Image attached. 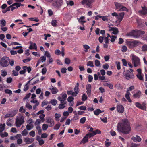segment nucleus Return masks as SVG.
I'll return each mask as SVG.
<instances>
[{
	"label": "nucleus",
	"instance_id": "obj_1",
	"mask_svg": "<svg viewBox=\"0 0 147 147\" xmlns=\"http://www.w3.org/2000/svg\"><path fill=\"white\" fill-rule=\"evenodd\" d=\"M117 129L119 132L124 134H128L131 130L129 123L127 119H122L121 122L118 123Z\"/></svg>",
	"mask_w": 147,
	"mask_h": 147
},
{
	"label": "nucleus",
	"instance_id": "obj_2",
	"mask_svg": "<svg viewBox=\"0 0 147 147\" xmlns=\"http://www.w3.org/2000/svg\"><path fill=\"white\" fill-rule=\"evenodd\" d=\"M9 58L6 56H4L1 59L0 65L2 67H6L9 65Z\"/></svg>",
	"mask_w": 147,
	"mask_h": 147
},
{
	"label": "nucleus",
	"instance_id": "obj_3",
	"mask_svg": "<svg viewBox=\"0 0 147 147\" xmlns=\"http://www.w3.org/2000/svg\"><path fill=\"white\" fill-rule=\"evenodd\" d=\"M127 45L130 48H133L139 45L140 42L138 41L134 40L130 41L128 40H126Z\"/></svg>",
	"mask_w": 147,
	"mask_h": 147
},
{
	"label": "nucleus",
	"instance_id": "obj_4",
	"mask_svg": "<svg viewBox=\"0 0 147 147\" xmlns=\"http://www.w3.org/2000/svg\"><path fill=\"white\" fill-rule=\"evenodd\" d=\"M52 5L54 7L59 8L63 4V0H54L53 1Z\"/></svg>",
	"mask_w": 147,
	"mask_h": 147
},
{
	"label": "nucleus",
	"instance_id": "obj_5",
	"mask_svg": "<svg viewBox=\"0 0 147 147\" xmlns=\"http://www.w3.org/2000/svg\"><path fill=\"white\" fill-rule=\"evenodd\" d=\"M132 63L134 64V66L136 67L140 65V59L136 56H132Z\"/></svg>",
	"mask_w": 147,
	"mask_h": 147
},
{
	"label": "nucleus",
	"instance_id": "obj_6",
	"mask_svg": "<svg viewBox=\"0 0 147 147\" xmlns=\"http://www.w3.org/2000/svg\"><path fill=\"white\" fill-rule=\"evenodd\" d=\"M24 117L22 116L20 118H16V119L15 123L17 127H20L21 125L24 122Z\"/></svg>",
	"mask_w": 147,
	"mask_h": 147
},
{
	"label": "nucleus",
	"instance_id": "obj_7",
	"mask_svg": "<svg viewBox=\"0 0 147 147\" xmlns=\"http://www.w3.org/2000/svg\"><path fill=\"white\" fill-rule=\"evenodd\" d=\"M93 1V0H83L82 4L87 8H91V3Z\"/></svg>",
	"mask_w": 147,
	"mask_h": 147
},
{
	"label": "nucleus",
	"instance_id": "obj_8",
	"mask_svg": "<svg viewBox=\"0 0 147 147\" xmlns=\"http://www.w3.org/2000/svg\"><path fill=\"white\" fill-rule=\"evenodd\" d=\"M115 6L116 9H118V11H127L128 10L127 8L122 5L120 3L117 2L115 3Z\"/></svg>",
	"mask_w": 147,
	"mask_h": 147
},
{
	"label": "nucleus",
	"instance_id": "obj_9",
	"mask_svg": "<svg viewBox=\"0 0 147 147\" xmlns=\"http://www.w3.org/2000/svg\"><path fill=\"white\" fill-rule=\"evenodd\" d=\"M138 33L139 31L137 30H133L129 33L127 34V36H133L135 38H137L139 36Z\"/></svg>",
	"mask_w": 147,
	"mask_h": 147
},
{
	"label": "nucleus",
	"instance_id": "obj_10",
	"mask_svg": "<svg viewBox=\"0 0 147 147\" xmlns=\"http://www.w3.org/2000/svg\"><path fill=\"white\" fill-rule=\"evenodd\" d=\"M124 76L125 78L128 80L129 79H132L134 78L133 74L129 70H127L125 72Z\"/></svg>",
	"mask_w": 147,
	"mask_h": 147
},
{
	"label": "nucleus",
	"instance_id": "obj_11",
	"mask_svg": "<svg viewBox=\"0 0 147 147\" xmlns=\"http://www.w3.org/2000/svg\"><path fill=\"white\" fill-rule=\"evenodd\" d=\"M109 31H112V33L115 35L117 34L119 32L117 28L116 27H111L109 26Z\"/></svg>",
	"mask_w": 147,
	"mask_h": 147
},
{
	"label": "nucleus",
	"instance_id": "obj_12",
	"mask_svg": "<svg viewBox=\"0 0 147 147\" xmlns=\"http://www.w3.org/2000/svg\"><path fill=\"white\" fill-rule=\"evenodd\" d=\"M46 122L49 124V126L51 127L54 125V121L53 120L51 117H49L47 118Z\"/></svg>",
	"mask_w": 147,
	"mask_h": 147
},
{
	"label": "nucleus",
	"instance_id": "obj_13",
	"mask_svg": "<svg viewBox=\"0 0 147 147\" xmlns=\"http://www.w3.org/2000/svg\"><path fill=\"white\" fill-rule=\"evenodd\" d=\"M124 15V12L120 13L119 14L117 15V21L120 22L122 20Z\"/></svg>",
	"mask_w": 147,
	"mask_h": 147
},
{
	"label": "nucleus",
	"instance_id": "obj_14",
	"mask_svg": "<svg viewBox=\"0 0 147 147\" xmlns=\"http://www.w3.org/2000/svg\"><path fill=\"white\" fill-rule=\"evenodd\" d=\"M117 111L120 113H123L124 112V108L121 105H117Z\"/></svg>",
	"mask_w": 147,
	"mask_h": 147
},
{
	"label": "nucleus",
	"instance_id": "obj_15",
	"mask_svg": "<svg viewBox=\"0 0 147 147\" xmlns=\"http://www.w3.org/2000/svg\"><path fill=\"white\" fill-rule=\"evenodd\" d=\"M131 139L134 142H140L141 140L140 137L138 135H136V137H132Z\"/></svg>",
	"mask_w": 147,
	"mask_h": 147
},
{
	"label": "nucleus",
	"instance_id": "obj_16",
	"mask_svg": "<svg viewBox=\"0 0 147 147\" xmlns=\"http://www.w3.org/2000/svg\"><path fill=\"white\" fill-rule=\"evenodd\" d=\"M49 89L51 91V92L53 94H56L58 92V90L56 87L53 86L49 88Z\"/></svg>",
	"mask_w": 147,
	"mask_h": 147
},
{
	"label": "nucleus",
	"instance_id": "obj_17",
	"mask_svg": "<svg viewBox=\"0 0 147 147\" xmlns=\"http://www.w3.org/2000/svg\"><path fill=\"white\" fill-rule=\"evenodd\" d=\"M16 115L15 112L12 111L10 113H8L6 114L5 116V118L11 117L14 116Z\"/></svg>",
	"mask_w": 147,
	"mask_h": 147
},
{
	"label": "nucleus",
	"instance_id": "obj_18",
	"mask_svg": "<svg viewBox=\"0 0 147 147\" xmlns=\"http://www.w3.org/2000/svg\"><path fill=\"white\" fill-rule=\"evenodd\" d=\"M24 141L26 142V144H30L33 142L34 139L33 138H25Z\"/></svg>",
	"mask_w": 147,
	"mask_h": 147
},
{
	"label": "nucleus",
	"instance_id": "obj_19",
	"mask_svg": "<svg viewBox=\"0 0 147 147\" xmlns=\"http://www.w3.org/2000/svg\"><path fill=\"white\" fill-rule=\"evenodd\" d=\"M141 93L140 91H138L135 94L133 95V97L135 98H139L141 95Z\"/></svg>",
	"mask_w": 147,
	"mask_h": 147
},
{
	"label": "nucleus",
	"instance_id": "obj_20",
	"mask_svg": "<svg viewBox=\"0 0 147 147\" xmlns=\"http://www.w3.org/2000/svg\"><path fill=\"white\" fill-rule=\"evenodd\" d=\"M29 48L30 49H37V46L35 43H33L31 42H30V45L29 46Z\"/></svg>",
	"mask_w": 147,
	"mask_h": 147
},
{
	"label": "nucleus",
	"instance_id": "obj_21",
	"mask_svg": "<svg viewBox=\"0 0 147 147\" xmlns=\"http://www.w3.org/2000/svg\"><path fill=\"white\" fill-rule=\"evenodd\" d=\"M130 94V93L129 92H127V93L125 94V97L126 99L128 100V102H132L129 96Z\"/></svg>",
	"mask_w": 147,
	"mask_h": 147
},
{
	"label": "nucleus",
	"instance_id": "obj_22",
	"mask_svg": "<svg viewBox=\"0 0 147 147\" xmlns=\"http://www.w3.org/2000/svg\"><path fill=\"white\" fill-rule=\"evenodd\" d=\"M139 13L141 14L145 15L147 14V8L146 7L142 8V10L139 11Z\"/></svg>",
	"mask_w": 147,
	"mask_h": 147
},
{
	"label": "nucleus",
	"instance_id": "obj_23",
	"mask_svg": "<svg viewBox=\"0 0 147 147\" xmlns=\"http://www.w3.org/2000/svg\"><path fill=\"white\" fill-rule=\"evenodd\" d=\"M0 23L1 27H4L6 25V21L5 20L3 19L1 20L0 21Z\"/></svg>",
	"mask_w": 147,
	"mask_h": 147
},
{
	"label": "nucleus",
	"instance_id": "obj_24",
	"mask_svg": "<svg viewBox=\"0 0 147 147\" xmlns=\"http://www.w3.org/2000/svg\"><path fill=\"white\" fill-rule=\"evenodd\" d=\"M5 126V123H4L3 124H0V127H0V133L2 132L4 130Z\"/></svg>",
	"mask_w": 147,
	"mask_h": 147
},
{
	"label": "nucleus",
	"instance_id": "obj_25",
	"mask_svg": "<svg viewBox=\"0 0 147 147\" xmlns=\"http://www.w3.org/2000/svg\"><path fill=\"white\" fill-rule=\"evenodd\" d=\"M67 94L68 95H72L73 96H76L75 93L72 90L67 91Z\"/></svg>",
	"mask_w": 147,
	"mask_h": 147
},
{
	"label": "nucleus",
	"instance_id": "obj_26",
	"mask_svg": "<svg viewBox=\"0 0 147 147\" xmlns=\"http://www.w3.org/2000/svg\"><path fill=\"white\" fill-rule=\"evenodd\" d=\"M61 117V115L59 113H55V119L56 121H58L59 118Z\"/></svg>",
	"mask_w": 147,
	"mask_h": 147
},
{
	"label": "nucleus",
	"instance_id": "obj_27",
	"mask_svg": "<svg viewBox=\"0 0 147 147\" xmlns=\"http://www.w3.org/2000/svg\"><path fill=\"white\" fill-rule=\"evenodd\" d=\"M102 112V111L99 109H97L94 111V114L96 115H98Z\"/></svg>",
	"mask_w": 147,
	"mask_h": 147
},
{
	"label": "nucleus",
	"instance_id": "obj_28",
	"mask_svg": "<svg viewBox=\"0 0 147 147\" xmlns=\"http://www.w3.org/2000/svg\"><path fill=\"white\" fill-rule=\"evenodd\" d=\"M74 92L76 96L79 93V88L78 87L75 86L74 88Z\"/></svg>",
	"mask_w": 147,
	"mask_h": 147
},
{
	"label": "nucleus",
	"instance_id": "obj_29",
	"mask_svg": "<svg viewBox=\"0 0 147 147\" xmlns=\"http://www.w3.org/2000/svg\"><path fill=\"white\" fill-rule=\"evenodd\" d=\"M26 66H24L22 68L23 70L20 71L19 72V73L20 74H24L25 73L26 71Z\"/></svg>",
	"mask_w": 147,
	"mask_h": 147
},
{
	"label": "nucleus",
	"instance_id": "obj_30",
	"mask_svg": "<svg viewBox=\"0 0 147 147\" xmlns=\"http://www.w3.org/2000/svg\"><path fill=\"white\" fill-rule=\"evenodd\" d=\"M45 117V115L43 114H41L39 116V117L40 118V119L41 120V122H43L45 121V119L44 118Z\"/></svg>",
	"mask_w": 147,
	"mask_h": 147
},
{
	"label": "nucleus",
	"instance_id": "obj_31",
	"mask_svg": "<svg viewBox=\"0 0 147 147\" xmlns=\"http://www.w3.org/2000/svg\"><path fill=\"white\" fill-rule=\"evenodd\" d=\"M88 137L87 136H86H86L83 138L82 140V142L84 143H85L88 141Z\"/></svg>",
	"mask_w": 147,
	"mask_h": 147
},
{
	"label": "nucleus",
	"instance_id": "obj_32",
	"mask_svg": "<svg viewBox=\"0 0 147 147\" xmlns=\"http://www.w3.org/2000/svg\"><path fill=\"white\" fill-rule=\"evenodd\" d=\"M5 92L6 94H8L9 95H11L12 94V92L10 90L6 89L5 90Z\"/></svg>",
	"mask_w": 147,
	"mask_h": 147
},
{
	"label": "nucleus",
	"instance_id": "obj_33",
	"mask_svg": "<svg viewBox=\"0 0 147 147\" xmlns=\"http://www.w3.org/2000/svg\"><path fill=\"white\" fill-rule=\"evenodd\" d=\"M71 62L70 60L68 58H65V63L67 65L70 64Z\"/></svg>",
	"mask_w": 147,
	"mask_h": 147
},
{
	"label": "nucleus",
	"instance_id": "obj_34",
	"mask_svg": "<svg viewBox=\"0 0 147 147\" xmlns=\"http://www.w3.org/2000/svg\"><path fill=\"white\" fill-rule=\"evenodd\" d=\"M1 72L2 73L1 74V75L3 77L6 76L7 74V71L4 70H1Z\"/></svg>",
	"mask_w": 147,
	"mask_h": 147
},
{
	"label": "nucleus",
	"instance_id": "obj_35",
	"mask_svg": "<svg viewBox=\"0 0 147 147\" xmlns=\"http://www.w3.org/2000/svg\"><path fill=\"white\" fill-rule=\"evenodd\" d=\"M108 16H100V18H101L104 21H108V19L107 18Z\"/></svg>",
	"mask_w": 147,
	"mask_h": 147
},
{
	"label": "nucleus",
	"instance_id": "obj_36",
	"mask_svg": "<svg viewBox=\"0 0 147 147\" xmlns=\"http://www.w3.org/2000/svg\"><path fill=\"white\" fill-rule=\"evenodd\" d=\"M87 96L85 94H83L82 97V100L83 101L86 100L87 99Z\"/></svg>",
	"mask_w": 147,
	"mask_h": 147
},
{
	"label": "nucleus",
	"instance_id": "obj_37",
	"mask_svg": "<svg viewBox=\"0 0 147 147\" xmlns=\"http://www.w3.org/2000/svg\"><path fill=\"white\" fill-rule=\"evenodd\" d=\"M53 105L55 106L57 103V101L55 99L51 100L50 102Z\"/></svg>",
	"mask_w": 147,
	"mask_h": 147
},
{
	"label": "nucleus",
	"instance_id": "obj_38",
	"mask_svg": "<svg viewBox=\"0 0 147 147\" xmlns=\"http://www.w3.org/2000/svg\"><path fill=\"white\" fill-rule=\"evenodd\" d=\"M83 46L84 48L85 49V51L86 52H87L88 50L90 48V47L87 45H84Z\"/></svg>",
	"mask_w": 147,
	"mask_h": 147
},
{
	"label": "nucleus",
	"instance_id": "obj_39",
	"mask_svg": "<svg viewBox=\"0 0 147 147\" xmlns=\"http://www.w3.org/2000/svg\"><path fill=\"white\" fill-rule=\"evenodd\" d=\"M145 105V104L144 103H143L142 105L140 104V105L139 106L138 108L142 109L144 110L146 108Z\"/></svg>",
	"mask_w": 147,
	"mask_h": 147
},
{
	"label": "nucleus",
	"instance_id": "obj_40",
	"mask_svg": "<svg viewBox=\"0 0 147 147\" xmlns=\"http://www.w3.org/2000/svg\"><path fill=\"white\" fill-rule=\"evenodd\" d=\"M48 127V125L47 124H44L42 125V129L43 130H46Z\"/></svg>",
	"mask_w": 147,
	"mask_h": 147
},
{
	"label": "nucleus",
	"instance_id": "obj_41",
	"mask_svg": "<svg viewBox=\"0 0 147 147\" xmlns=\"http://www.w3.org/2000/svg\"><path fill=\"white\" fill-rule=\"evenodd\" d=\"M86 120V118L85 117H83L80 119V121L82 124H84Z\"/></svg>",
	"mask_w": 147,
	"mask_h": 147
},
{
	"label": "nucleus",
	"instance_id": "obj_42",
	"mask_svg": "<svg viewBox=\"0 0 147 147\" xmlns=\"http://www.w3.org/2000/svg\"><path fill=\"white\" fill-rule=\"evenodd\" d=\"M28 133V131L26 129H24V130L22 132L21 134L23 136H25L27 135Z\"/></svg>",
	"mask_w": 147,
	"mask_h": 147
},
{
	"label": "nucleus",
	"instance_id": "obj_43",
	"mask_svg": "<svg viewBox=\"0 0 147 147\" xmlns=\"http://www.w3.org/2000/svg\"><path fill=\"white\" fill-rule=\"evenodd\" d=\"M41 122V120L40 119H37L36 120L34 124L35 125H39L40 124V122Z\"/></svg>",
	"mask_w": 147,
	"mask_h": 147
},
{
	"label": "nucleus",
	"instance_id": "obj_44",
	"mask_svg": "<svg viewBox=\"0 0 147 147\" xmlns=\"http://www.w3.org/2000/svg\"><path fill=\"white\" fill-rule=\"evenodd\" d=\"M61 125L59 123L56 124L54 127V129L55 130H58L60 126Z\"/></svg>",
	"mask_w": 147,
	"mask_h": 147
},
{
	"label": "nucleus",
	"instance_id": "obj_45",
	"mask_svg": "<svg viewBox=\"0 0 147 147\" xmlns=\"http://www.w3.org/2000/svg\"><path fill=\"white\" fill-rule=\"evenodd\" d=\"M51 24L54 27L57 26V21L55 20H53L51 22Z\"/></svg>",
	"mask_w": 147,
	"mask_h": 147
},
{
	"label": "nucleus",
	"instance_id": "obj_46",
	"mask_svg": "<svg viewBox=\"0 0 147 147\" xmlns=\"http://www.w3.org/2000/svg\"><path fill=\"white\" fill-rule=\"evenodd\" d=\"M31 58L28 57V58L24 59L23 60V61L24 63H26L30 61L31 60Z\"/></svg>",
	"mask_w": 147,
	"mask_h": 147
},
{
	"label": "nucleus",
	"instance_id": "obj_47",
	"mask_svg": "<svg viewBox=\"0 0 147 147\" xmlns=\"http://www.w3.org/2000/svg\"><path fill=\"white\" fill-rule=\"evenodd\" d=\"M111 42H113L115 41V39L117 38V36H112L111 37Z\"/></svg>",
	"mask_w": 147,
	"mask_h": 147
},
{
	"label": "nucleus",
	"instance_id": "obj_48",
	"mask_svg": "<svg viewBox=\"0 0 147 147\" xmlns=\"http://www.w3.org/2000/svg\"><path fill=\"white\" fill-rule=\"evenodd\" d=\"M93 132L95 135L97 134H100L101 133V131L97 129L95 131H93Z\"/></svg>",
	"mask_w": 147,
	"mask_h": 147
},
{
	"label": "nucleus",
	"instance_id": "obj_49",
	"mask_svg": "<svg viewBox=\"0 0 147 147\" xmlns=\"http://www.w3.org/2000/svg\"><path fill=\"white\" fill-rule=\"evenodd\" d=\"M0 135L1 136V137L3 138L8 136V134L7 132H5L3 134L0 133Z\"/></svg>",
	"mask_w": 147,
	"mask_h": 147
},
{
	"label": "nucleus",
	"instance_id": "obj_50",
	"mask_svg": "<svg viewBox=\"0 0 147 147\" xmlns=\"http://www.w3.org/2000/svg\"><path fill=\"white\" fill-rule=\"evenodd\" d=\"M26 107L29 109L30 110L32 108V106L28 102H27L26 105Z\"/></svg>",
	"mask_w": 147,
	"mask_h": 147
},
{
	"label": "nucleus",
	"instance_id": "obj_51",
	"mask_svg": "<svg viewBox=\"0 0 147 147\" xmlns=\"http://www.w3.org/2000/svg\"><path fill=\"white\" fill-rule=\"evenodd\" d=\"M95 64L96 66L97 67H98L100 65V61L98 60H96L95 61Z\"/></svg>",
	"mask_w": 147,
	"mask_h": 147
},
{
	"label": "nucleus",
	"instance_id": "obj_52",
	"mask_svg": "<svg viewBox=\"0 0 147 147\" xmlns=\"http://www.w3.org/2000/svg\"><path fill=\"white\" fill-rule=\"evenodd\" d=\"M122 62L124 66H127V63L126 60L124 59H122Z\"/></svg>",
	"mask_w": 147,
	"mask_h": 147
},
{
	"label": "nucleus",
	"instance_id": "obj_53",
	"mask_svg": "<svg viewBox=\"0 0 147 147\" xmlns=\"http://www.w3.org/2000/svg\"><path fill=\"white\" fill-rule=\"evenodd\" d=\"M12 78L11 77H9L7 79L6 82L7 83H10L12 81Z\"/></svg>",
	"mask_w": 147,
	"mask_h": 147
},
{
	"label": "nucleus",
	"instance_id": "obj_54",
	"mask_svg": "<svg viewBox=\"0 0 147 147\" xmlns=\"http://www.w3.org/2000/svg\"><path fill=\"white\" fill-rule=\"evenodd\" d=\"M74 98L71 96H69L67 98V101L68 102H71L74 100Z\"/></svg>",
	"mask_w": 147,
	"mask_h": 147
},
{
	"label": "nucleus",
	"instance_id": "obj_55",
	"mask_svg": "<svg viewBox=\"0 0 147 147\" xmlns=\"http://www.w3.org/2000/svg\"><path fill=\"white\" fill-rule=\"evenodd\" d=\"M115 87L118 89H122V87L120 84L119 83H117L115 85Z\"/></svg>",
	"mask_w": 147,
	"mask_h": 147
},
{
	"label": "nucleus",
	"instance_id": "obj_56",
	"mask_svg": "<svg viewBox=\"0 0 147 147\" xmlns=\"http://www.w3.org/2000/svg\"><path fill=\"white\" fill-rule=\"evenodd\" d=\"M40 58L41 59V60H40L41 61H41L42 62L45 61L46 60V57H45V56H42L41 57H40Z\"/></svg>",
	"mask_w": 147,
	"mask_h": 147
},
{
	"label": "nucleus",
	"instance_id": "obj_57",
	"mask_svg": "<svg viewBox=\"0 0 147 147\" xmlns=\"http://www.w3.org/2000/svg\"><path fill=\"white\" fill-rule=\"evenodd\" d=\"M127 50V47L126 46L124 45L122 47V51L123 52H126Z\"/></svg>",
	"mask_w": 147,
	"mask_h": 147
},
{
	"label": "nucleus",
	"instance_id": "obj_58",
	"mask_svg": "<svg viewBox=\"0 0 147 147\" xmlns=\"http://www.w3.org/2000/svg\"><path fill=\"white\" fill-rule=\"evenodd\" d=\"M87 66H90V67H94V65L93 64V63L92 61H89L87 64Z\"/></svg>",
	"mask_w": 147,
	"mask_h": 147
},
{
	"label": "nucleus",
	"instance_id": "obj_59",
	"mask_svg": "<svg viewBox=\"0 0 147 147\" xmlns=\"http://www.w3.org/2000/svg\"><path fill=\"white\" fill-rule=\"evenodd\" d=\"M137 76L138 78L140 80H143V78L142 76L141 75V74H137Z\"/></svg>",
	"mask_w": 147,
	"mask_h": 147
},
{
	"label": "nucleus",
	"instance_id": "obj_60",
	"mask_svg": "<svg viewBox=\"0 0 147 147\" xmlns=\"http://www.w3.org/2000/svg\"><path fill=\"white\" fill-rule=\"evenodd\" d=\"M86 109V107L84 106H81L78 107V109L80 110H85Z\"/></svg>",
	"mask_w": 147,
	"mask_h": 147
},
{
	"label": "nucleus",
	"instance_id": "obj_61",
	"mask_svg": "<svg viewBox=\"0 0 147 147\" xmlns=\"http://www.w3.org/2000/svg\"><path fill=\"white\" fill-rule=\"evenodd\" d=\"M105 146L106 147H109L111 144V142H107L106 141H105Z\"/></svg>",
	"mask_w": 147,
	"mask_h": 147
},
{
	"label": "nucleus",
	"instance_id": "obj_62",
	"mask_svg": "<svg viewBox=\"0 0 147 147\" xmlns=\"http://www.w3.org/2000/svg\"><path fill=\"white\" fill-rule=\"evenodd\" d=\"M103 68L105 69H107L109 67V66L107 64H105L103 65Z\"/></svg>",
	"mask_w": 147,
	"mask_h": 147
},
{
	"label": "nucleus",
	"instance_id": "obj_63",
	"mask_svg": "<svg viewBox=\"0 0 147 147\" xmlns=\"http://www.w3.org/2000/svg\"><path fill=\"white\" fill-rule=\"evenodd\" d=\"M30 135L32 137H34L35 135V132L34 131L32 130L29 133Z\"/></svg>",
	"mask_w": 147,
	"mask_h": 147
},
{
	"label": "nucleus",
	"instance_id": "obj_64",
	"mask_svg": "<svg viewBox=\"0 0 147 147\" xmlns=\"http://www.w3.org/2000/svg\"><path fill=\"white\" fill-rule=\"evenodd\" d=\"M143 51H146L147 50V45L145 44L143 45L142 48Z\"/></svg>",
	"mask_w": 147,
	"mask_h": 147
}]
</instances>
